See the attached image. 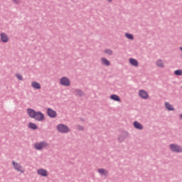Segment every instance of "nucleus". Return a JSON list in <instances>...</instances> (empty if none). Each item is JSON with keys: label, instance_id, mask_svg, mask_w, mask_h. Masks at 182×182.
<instances>
[{"label": "nucleus", "instance_id": "nucleus-13", "mask_svg": "<svg viewBox=\"0 0 182 182\" xmlns=\"http://www.w3.org/2000/svg\"><path fill=\"white\" fill-rule=\"evenodd\" d=\"M31 87L36 90H40L41 88V84L36 81L31 82Z\"/></svg>", "mask_w": 182, "mask_h": 182}, {"label": "nucleus", "instance_id": "nucleus-20", "mask_svg": "<svg viewBox=\"0 0 182 182\" xmlns=\"http://www.w3.org/2000/svg\"><path fill=\"white\" fill-rule=\"evenodd\" d=\"M28 127H30V129H38L36 124H33V122H30V124H28Z\"/></svg>", "mask_w": 182, "mask_h": 182}, {"label": "nucleus", "instance_id": "nucleus-12", "mask_svg": "<svg viewBox=\"0 0 182 182\" xmlns=\"http://www.w3.org/2000/svg\"><path fill=\"white\" fill-rule=\"evenodd\" d=\"M0 37H1V41H3V43H8L9 41V36L6 34L4 33H2L0 35Z\"/></svg>", "mask_w": 182, "mask_h": 182}, {"label": "nucleus", "instance_id": "nucleus-25", "mask_svg": "<svg viewBox=\"0 0 182 182\" xmlns=\"http://www.w3.org/2000/svg\"><path fill=\"white\" fill-rule=\"evenodd\" d=\"M16 77H17V79H18V80H23V77L21 74H17Z\"/></svg>", "mask_w": 182, "mask_h": 182}, {"label": "nucleus", "instance_id": "nucleus-4", "mask_svg": "<svg viewBox=\"0 0 182 182\" xmlns=\"http://www.w3.org/2000/svg\"><path fill=\"white\" fill-rule=\"evenodd\" d=\"M34 119L37 120L38 122H43L45 119V115L43 114V112L38 111L36 113Z\"/></svg>", "mask_w": 182, "mask_h": 182}, {"label": "nucleus", "instance_id": "nucleus-30", "mask_svg": "<svg viewBox=\"0 0 182 182\" xmlns=\"http://www.w3.org/2000/svg\"><path fill=\"white\" fill-rule=\"evenodd\" d=\"M180 50H182V47H180Z\"/></svg>", "mask_w": 182, "mask_h": 182}, {"label": "nucleus", "instance_id": "nucleus-10", "mask_svg": "<svg viewBox=\"0 0 182 182\" xmlns=\"http://www.w3.org/2000/svg\"><path fill=\"white\" fill-rule=\"evenodd\" d=\"M36 113V111H35V109H31V108L27 109V114H28L31 118L34 119Z\"/></svg>", "mask_w": 182, "mask_h": 182}, {"label": "nucleus", "instance_id": "nucleus-6", "mask_svg": "<svg viewBox=\"0 0 182 182\" xmlns=\"http://www.w3.org/2000/svg\"><path fill=\"white\" fill-rule=\"evenodd\" d=\"M170 149L172 151H175L177 153L182 152V146H178V145H175V144H172L170 145Z\"/></svg>", "mask_w": 182, "mask_h": 182}, {"label": "nucleus", "instance_id": "nucleus-29", "mask_svg": "<svg viewBox=\"0 0 182 182\" xmlns=\"http://www.w3.org/2000/svg\"><path fill=\"white\" fill-rule=\"evenodd\" d=\"M109 2H112V0H107Z\"/></svg>", "mask_w": 182, "mask_h": 182}, {"label": "nucleus", "instance_id": "nucleus-22", "mask_svg": "<svg viewBox=\"0 0 182 182\" xmlns=\"http://www.w3.org/2000/svg\"><path fill=\"white\" fill-rule=\"evenodd\" d=\"M125 36L127 38L129 39V40H133L134 39V36L131 33H126Z\"/></svg>", "mask_w": 182, "mask_h": 182}, {"label": "nucleus", "instance_id": "nucleus-26", "mask_svg": "<svg viewBox=\"0 0 182 182\" xmlns=\"http://www.w3.org/2000/svg\"><path fill=\"white\" fill-rule=\"evenodd\" d=\"M119 140L120 141H123L124 140V136H123V135H121L120 136H119Z\"/></svg>", "mask_w": 182, "mask_h": 182}, {"label": "nucleus", "instance_id": "nucleus-15", "mask_svg": "<svg viewBox=\"0 0 182 182\" xmlns=\"http://www.w3.org/2000/svg\"><path fill=\"white\" fill-rule=\"evenodd\" d=\"M129 63L134 67H138L139 66V62L137 60L134 58H130L129 59Z\"/></svg>", "mask_w": 182, "mask_h": 182}, {"label": "nucleus", "instance_id": "nucleus-19", "mask_svg": "<svg viewBox=\"0 0 182 182\" xmlns=\"http://www.w3.org/2000/svg\"><path fill=\"white\" fill-rule=\"evenodd\" d=\"M165 107H166V108L168 110H170V111L174 110L173 107L169 102H166V103H165Z\"/></svg>", "mask_w": 182, "mask_h": 182}, {"label": "nucleus", "instance_id": "nucleus-28", "mask_svg": "<svg viewBox=\"0 0 182 182\" xmlns=\"http://www.w3.org/2000/svg\"><path fill=\"white\" fill-rule=\"evenodd\" d=\"M180 118L182 119V114L180 115Z\"/></svg>", "mask_w": 182, "mask_h": 182}, {"label": "nucleus", "instance_id": "nucleus-18", "mask_svg": "<svg viewBox=\"0 0 182 182\" xmlns=\"http://www.w3.org/2000/svg\"><path fill=\"white\" fill-rule=\"evenodd\" d=\"M156 65L161 68H164V63L162 60L161 59H159L156 60Z\"/></svg>", "mask_w": 182, "mask_h": 182}, {"label": "nucleus", "instance_id": "nucleus-16", "mask_svg": "<svg viewBox=\"0 0 182 182\" xmlns=\"http://www.w3.org/2000/svg\"><path fill=\"white\" fill-rule=\"evenodd\" d=\"M134 128L139 129V130H141L144 128L143 125H141V124H140V122H138V121H134Z\"/></svg>", "mask_w": 182, "mask_h": 182}, {"label": "nucleus", "instance_id": "nucleus-1", "mask_svg": "<svg viewBox=\"0 0 182 182\" xmlns=\"http://www.w3.org/2000/svg\"><path fill=\"white\" fill-rule=\"evenodd\" d=\"M60 84L63 86L68 87L70 85L71 81L68 77H62L60 79Z\"/></svg>", "mask_w": 182, "mask_h": 182}, {"label": "nucleus", "instance_id": "nucleus-21", "mask_svg": "<svg viewBox=\"0 0 182 182\" xmlns=\"http://www.w3.org/2000/svg\"><path fill=\"white\" fill-rule=\"evenodd\" d=\"M75 95L79 96V97H81L83 95V92L80 90H75Z\"/></svg>", "mask_w": 182, "mask_h": 182}, {"label": "nucleus", "instance_id": "nucleus-14", "mask_svg": "<svg viewBox=\"0 0 182 182\" xmlns=\"http://www.w3.org/2000/svg\"><path fill=\"white\" fill-rule=\"evenodd\" d=\"M110 99L114 100V101H116V102H121V98L119 97V95H117L116 94L111 95H110Z\"/></svg>", "mask_w": 182, "mask_h": 182}, {"label": "nucleus", "instance_id": "nucleus-24", "mask_svg": "<svg viewBox=\"0 0 182 182\" xmlns=\"http://www.w3.org/2000/svg\"><path fill=\"white\" fill-rule=\"evenodd\" d=\"M176 75H182V70H176L174 71Z\"/></svg>", "mask_w": 182, "mask_h": 182}, {"label": "nucleus", "instance_id": "nucleus-17", "mask_svg": "<svg viewBox=\"0 0 182 182\" xmlns=\"http://www.w3.org/2000/svg\"><path fill=\"white\" fill-rule=\"evenodd\" d=\"M101 62L102 64L106 66H109L110 65V62L108 59L105 58H101Z\"/></svg>", "mask_w": 182, "mask_h": 182}, {"label": "nucleus", "instance_id": "nucleus-23", "mask_svg": "<svg viewBox=\"0 0 182 182\" xmlns=\"http://www.w3.org/2000/svg\"><path fill=\"white\" fill-rule=\"evenodd\" d=\"M104 53L109 55H112V50L110 49H106L104 50Z\"/></svg>", "mask_w": 182, "mask_h": 182}, {"label": "nucleus", "instance_id": "nucleus-3", "mask_svg": "<svg viewBox=\"0 0 182 182\" xmlns=\"http://www.w3.org/2000/svg\"><path fill=\"white\" fill-rule=\"evenodd\" d=\"M48 142H37V144H34V147L37 150H42L43 149L48 147Z\"/></svg>", "mask_w": 182, "mask_h": 182}, {"label": "nucleus", "instance_id": "nucleus-8", "mask_svg": "<svg viewBox=\"0 0 182 182\" xmlns=\"http://www.w3.org/2000/svg\"><path fill=\"white\" fill-rule=\"evenodd\" d=\"M37 174L42 177H47L48 175V171H46V169L41 168V169H37Z\"/></svg>", "mask_w": 182, "mask_h": 182}, {"label": "nucleus", "instance_id": "nucleus-9", "mask_svg": "<svg viewBox=\"0 0 182 182\" xmlns=\"http://www.w3.org/2000/svg\"><path fill=\"white\" fill-rule=\"evenodd\" d=\"M97 172L102 176L107 177L108 176V171H107V169H104L103 168H100L97 169Z\"/></svg>", "mask_w": 182, "mask_h": 182}, {"label": "nucleus", "instance_id": "nucleus-5", "mask_svg": "<svg viewBox=\"0 0 182 182\" xmlns=\"http://www.w3.org/2000/svg\"><path fill=\"white\" fill-rule=\"evenodd\" d=\"M13 166H14V168L17 170V171H20L21 173H24L25 169L20 165V164H18V162H15V161H13Z\"/></svg>", "mask_w": 182, "mask_h": 182}, {"label": "nucleus", "instance_id": "nucleus-27", "mask_svg": "<svg viewBox=\"0 0 182 182\" xmlns=\"http://www.w3.org/2000/svg\"><path fill=\"white\" fill-rule=\"evenodd\" d=\"M79 129H80V130H82V129H83V127H79Z\"/></svg>", "mask_w": 182, "mask_h": 182}, {"label": "nucleus", "instance_id": "nucleus-2", "mask_svg": "<svg viewBox=\"0 0 182 182\" xmlns=\"http://www.w3.org/2000/svg\"><path fill=\"white\" fill-rule=\"evenodd\" d=\"M57 130L61 133H67L69 132V128L67 125H63V124H59L57 127Z\"/></svg>", "mask_w": 182, "mask_h": 182}, {"label": "nucleus", "instance_id": "nucleus-7", "mask_svg": "<svg viewBox=\"0 0 182 182\" xmlns=\"http://www.w3.org/2000/svg\"><path fill=\"white\" fill-rule=\"evenodd\" d=\"M47 114L51 118H55L57 117V112L54 109H52V108H48Z\"/></svg>", "mask_w": 182, "mask_h": 182}, {"label": "nucleus", "instance_id": "nucleus-11", "mask_svg": "<svg viewBox=\"0 0 182 182\" xmlns=\"http://www.w3.org/2000/svg\"><path fill=\"white\" fill-rule=\"evenodd\" d=\"M139 96L144 99H147L149 97L148 93L144 90H139Z\"/></svg>", "mask_w": 182, "mask_h": 182}]
</instances>
